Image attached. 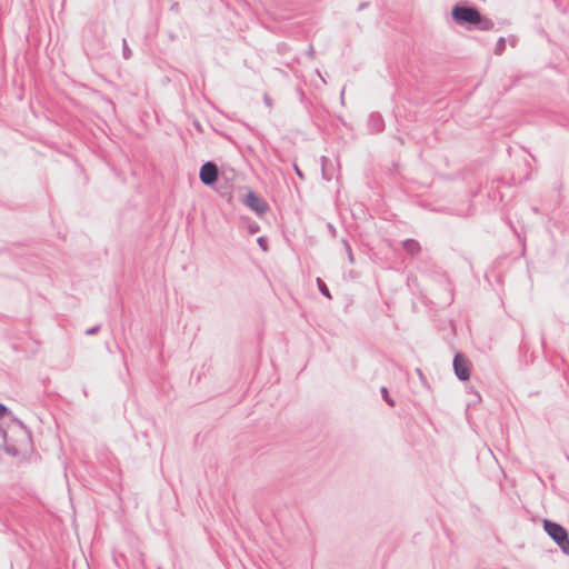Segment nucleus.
Segmentation results:
<instances>
[{
	"label": "nucleus",
	"instance_id": "ddd939ff",
	"mask_svg": "<svg viewBox=\"0 0 569 569\" xmlns=\"http://www.w3.org/2000/svg\"><path fill=\"white\" fill-rule=\"evenodd\" d=\"M418 244L415 241L408 243V249L413 250Z\"/></svg>",
	"mask_w": 569,
	"mask_h": 569
},
{
	"label": "nucleus",
	"instance_id": "9d476101",
	"mask_svg": "<svg viewBox=\"0 0 569 569\" xmlns=\"http://www.w3.org/2000/svg\"><path fill=\"white\" fill-rule=\"evenodd\" d=\"M9 412V408L0 402V419Z\"/></svg>",
	"mask_w": 569,
	"mask_h": 569
},
{
	"label": "nucleus",
	"instance_id": "f8f14e48",
	"mask_svg": "<svg viewBox=\"0 0 569 569\" xmlns=\"http://www.w3.org/2000/svg\"><path fill=\"white\" fill-rule=\"evenodd\" d=\"M20 425H21V427L23 428V430H24V432H26L27 438H28L29 440H31V432H30V430H28V429L26 428V426H23L21 422H20Z\"/></svg>",
	"mask_w": 569,
	"mask_h": 569
},
{
	"label": "nucleus",
	"instance_id": "f03ea898",
	"mask_svg": "<svg viewBox=\"0 0 569 569\" xmlns=\"http://www.w3.org/2000/svg\"><path fill=\"white\" fill-rule=\"evenodd\" d=\"M452 18L458 23L476 24L481 21V14L475 8L456 6L452 9Z\"/></svg>",
	"mask_w": 569,
	"mask_h": 569
},
{
	"label": "nucleus",
	"instance_id": "423d86ee",
	"mask_svg": "<svg viewBox=\"0 0 569 569\" xmlns=\"http://www.w3.org/2000/svg\"><path fill=\"white\" fill-rule=\"evenodd\" d=\"M382 399L390 406L395 407V400L390 397L389 391L386 387H381L380 389Z\"/></svg>",
	"mask_w": 569,
	"mask_h": 569
},
{
	"label": "nucleus",
	"instance_id": "20e7f679",
	"mask_svg": "<svg viewBox=\"0 0 569 569\" xmlns=\"http://www.w3.org/2000/svg\"><path fill=\"white\" fill-rule=\"evenodd\" d=\"M244 203L254 212L261 214L268 210V204L254 192H248Z\"/></svg>",
	"mask_w": 569,
	"mask_h": 569
},
{
	"label": "nucleus",
	"instance_id": "7ed1b4c3",
	"mask_svg": "<svg viewBox=\"0 0 569 569\" xmlns=\"http://www.w3.org/2000/svg\"><path fill=\"white\" fill-rule=\"evenodd\" d=\"M452 366H453L455 375L460 381L469 380V378H470V361L462 352H457L455 355Z\"/></svg>",
	"mask_w": 569,
	"mask_h": 569
},
{
	"label": "nucleus",
	"instance_id": "f257e3e1",
	"mask_svg": "<svg viewBox=\"0 0 569 569\" xmlns=\"http://www.w3.org/2000/svg\"><path fill=\"white\" fill-rule=\"evenodd\" d=\"M543 530L558 545L561 551L569 556V532L558 522L550 519H543Z\"/></svg>",
	"mask_w": 569,
	"mask_h": 569
},
{
	"label": "nucleus",
	"instance_id": "1a4fd4ad",
	"mask_svg": "<svg viewBox=\"0 0 569 569\" xmlns=\"http://www.w3.org/2000/svg\"><path fill=\"white\" fill-rule=\"evenodd\" d=\"M318 289L325 297L331 299L329 287H318Z\"/></svg>",
	"mask_w": 569,
	"mask_h": 569
},
{
	"label": "nucleus",
	"instance_id": "4468645a",
	"mask_svg": "<svg viewBox=\"0 0 569 569\" xmlns=\"http://www.w3.org/2000/svg\"><path fill=\"white\" fill-rule=\"evenodd\" d=\"M541 343H542V346L545 345V335L543 333H541Z\"/></svg>",
	"mask_w": 569,
	"mask_h": 569
},
{
	"label": "nucleus",
	"instance_id": "2eb2a0df",
	"mask_svg": "<svg viewBox=\"0 0 569 569\" xmlns=\"http://www.w3.org/2000/svg\"><path fill=\"white\" fill-rule=\"evenodd\" d=\"M296 170H297V173H298L300 177H302L301 171H300L298 168H296Z\"/></svg>",
	"mask_w": 569,
	"mask_h": 569
},
{
	"label": "nucleus",
	"instance_id": "0eeeda50",
	"mask_svg": "<svg viewBox=\"0 0 569 569\" xmlns=\"http://www.w3.org/2000/svg\"><path fill=\"white\" fill-rule=\"evenodd\" d=\"M99 330H100V325H97V326H94V327H91V328L87 329V330H86V335H88V336H92V335L98 333V332H99Z\"/></svg>",
	"mask_w": 569,
	"mask_h": 569
},
{
	"label": "nucleus",
	"instance_id": "9b49d317",
	"mask_svg": "<svg viewBox=\"0 0 569 569\" xmlns=\"http://www.w3.org/2000/svg\"><path fill=\"white\" fill-rule=\"evenodd\" d=\"M258 242L263 250H267L266 240L263 238H259Z\"/></svg>",
	"mask_w": 569,
	"mask_h": 569
},
{
	"label": "nucleus",
	"instance_id": "6e6552de",
	"mask_svg": "<svg viewBox=\"0 0 569 569\" xmlns=\"http://www.w3.org/2000/svg\"><path fill=\"white\" fill-rule=\"evenodd\" d=\"M4 449H6V451H7L9 455H11V456H13V457H16V456H18V455H19V450H18L16 447L6 446V448H4Z\"/></svg>",
	"mask_w": 569,
	"mask_h": 569
},
{
	"label": "nucleus",
	"instance_id": "39448f33",
	"mask_svg": "<svg viewBox=\"0 0 569 569\" xmlns=\"http://www.w3.org/2000/svg\"><path fill=\"white\" fill-rule=\"evenodd\" d=\"M218 178V168L212 162L204 163L200 169V180L204 184H212Z\"/></svg>",
	"mask_w": 569,
	"mask_h": 569
}]
</instances>
